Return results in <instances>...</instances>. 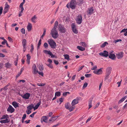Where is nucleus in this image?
Listing matches in <instances>:
<instances>
[{
    "mask_svg": "<svg viewBox=\"0 0 127 127\" xmlns=\"http://www.w3.org/2000/svg\"><path fill=\"white\" fill-rule=\"evenodd\" d=\"M43 46L45 48L48 47V45L47 43L45 42L44 43Z\"/></svg>",
    "mask_w": 127,
    "mask_h": 127,
    "instance_id": "46",
    "label": "nucleus"
},
{
    "mask_svg": "<svg viewBox=\"0 0 127 127\" xmlns=\"http://www.w3.org/2000/svg\"><path fill=\"white\" fill-rule=\"evenodd\" d=\"M19 104L18 103H17L16 101L13 102L12 103V105L16 108L19 107L18 105Z\"/></svg>",
    "mask_w": 127,
    "mask_h": 127,
    "instance_id": "20",
    "label": "nucleus"
},
{
    "mask_svg": "<svg viewBox=\"0 0 127 127\" xmlns=\"http://www.w3.org/2000/svg\"><path fill=\"white\" fill-rule=\"evenodd\" d=\"M2 7H0V15H1L2 13Z\"/></svg>",
    "mask_w": 127,
    "mask_h": 127,
    "instance_id": "61",
    "label": "nucleus"
},
{
    "mask_svg": "<svg viewBox=\"0 0 127 127\" xmlns=\"http://www.w3.org/2000/svg\"><path fill=\"white\" fill-rule=\"evenodd\" d=\"M110 74H106V75H105V80H106L109 77V76Z\"/></svg>",
    "mask_w": 127,
    "mask_h": 127,
    "instance_id": "51",
    "label": "nucleus"
},
{
    "mask_svg": "<svg viewBox=\"0 0 127 127\" xmlns=\"http://www.w3.org/2000/svg\"><path fill=\"white\" fill-rule=\"evenodd\" d=\"M24 3L22 2L20 4L19 6V7L21 8V10H22V11H23L24 10V8L23 7V5Z\"/></svg>",
    "mask_w": 127,
    "mask_h": 127,
    "instance_id": "30",
    "label": "nucleus"
},
{
    "mask_svg": "<svg viewBox=\"0 0 127 127\" xmlns=\"http://www.w3.org/2000/svg\"><path fill=\"white\" fill-rule=\"evenodd\" d=\"M127 30V29H124L122 30L121 32V33L122 32H125Z\"/></svg>",
    "mask_w": 127,
    "mask_h": 127,
    "instance_id": "57",
    "label": "nucleus"
},
{
    "mask_svg": "<svg viewBox=\"0 0 127 127\" xmlns=\"http://www.w3.org/2000/svg\"><path fill=\"white\" fill-rule=\"evenodd\" d=\"M69 103L68 102L66 103L65 105V107L67 109H68L69 107Z\"/></svg>",
    "mask_w": 127,
    "mask_h": 127,
    "instance_id": "38",
    "label": "nucleus"
},
{
    "mask_svg": "<svg viewBox=\"0 0 127 127\" xmlns=\"http://www.w3.org/2000/svg\"><path fill=\"white\" fill-rule=\"evenodd\" d=\"M46 32V30L45 29H44V32L43 33L42 35L41 36V38H43V36L45 35Z\"/></svg>",
    "mask_w": 127,
    "mask_h": 127,
    "instance_id": "41",
    "label": "nucleus"
},
{
    "mask_svg": "<svg viewBox=\"0 0 127 127\" xmlns=\"http://www.w3.org/2000/svg\"><path fill=\"white\" fill-rule=\"evenodd\" d=\"M80 44L83 47H86L87 46V44L84 42H81L80 43Z\"/></svg>",
    "mask_w": 127,
    "mask_h": 127,
    "instance_id": "33",
    "label": "nucleus"
},
{
    "mask_svg": "<svg viewBox=\"0 0 127 127\" xmlns=\"http://www.w3.org/2000/svg\"><path fill=\"white\" fill-rule=\"evenodd\" d=\"M54 63L56 64H59V62L57 61L54 60Z\"/></svg>",
    "mask_w": 127,
    "mask_h": 127,
    "instance_id": "64",
    "label": "nucleus"
},
{
    "mask_svg": "<svg viewBox=\"0 0 127 127\" xmlns=\"http://www.w3.org/2000/svg\"><path fill=\"white\" fill-rule=\"evenodd\" d=\"M37 18L35 15H34L31 19L33 23H36L35 20Z\"/></svg>",
    "mask_w": 127,
    "mask_h": 127,
    "instance_id": "25",
    "label": "nucleus"
},
{
    "mask_svg": "<svg viewBox=\"0 0 127 127\" xmlns=\"http://www.w3.org/2000/svg\"><path fill=\"white\" fill-rule=\"evenodd\" d=\"M38 72L37 69L35 64L33 65L32 67V72L34 74H36Z\"/></svg>",
    "mask_w": 127,
    "mask_h": 127,
    "instance_id": "9",
    "label": "nucleus"
},
{
    "mask_svg": "<svg viewBox=\"0 0 127 127\" xmlns=\"http://www.w3.org/2000/svg\"><path fill=\"white\" fill-rule=\"evenodd\" d=\"M43 66L41 65H39L38 66V67L40 71H42L43 70V69L42 67Z\"/></svg>",
    "mask_w": 127,
    "mask_h": 127,
    "instance_id": "42",
    "label": "nucleus"
},
{
    "mask_svg": "<svg viewBox=\"0 0 127 127\" xmlns=\"http://www.w3.org/2000/svg\"><path fill=\"white\" fill-rule=\"evenodd\" d=\"M41 39H40L39 41V42L38 44V46H37V48L38 49L40 48V45L41 44Z\"/></svg>",
    "mask_w": 127,
    "mask_h": 127,
    "instance_id": "40",
    "label": "nucleus"
},
{
    "mask_svg": "<svg viewBox=\"0 0 127 127\" xmlns=\"http://www.w3.org/2000/svg\"><path fill=\"white\" fill-rule=\"evenodd\" d=\"M41 101L40 100H39V102L38 103H37L36 104L35 106L34 107V110H35L36 109H37L38 108V107L41 104Z\"/></svg>",
    "mask_w": 127,
    "mask_h": 127,
    "instance_id": "18",
    "label": "nucleus"
},
{
    "mask_svg": "<svg viewBox=\"0 0 127 127\" xmlns=\"http://www.w3.org/2000/svg\"><path fill=\"white\" fill-rule=\"evenodd\" d=\"M94 9L93 7H91L90 8H89L88 11L87 15H90L91 14H92L94 12Z\"/></svg>",
    "mask_w": 127,
    "mask_h": 127,
    "instance_id": "10",
    "label": "nucleus"
},
{
    "mask_svg": "<svg viewBox=\"0 0 127 127\" xmlns=\"http://www.w3.org/2000/svg\"><path fill=\"white\" fill-rule=\"evenodd\" d=\"M88 84L87 83H85L83 85V88H86L87 87Z\"/></svg>",
    "mask_w": 127,
    "mask_h": 127,
    "instance_id": "52",
    "label": "nucleus"
},
{
    "mask_svg": "<svg viewBox=\"0 0 127 127\" xmlns=\"http://www.w3.org/2000/svg\"><path fill=\"white\" fill-rule=\"evenodd\" d=\"M85 76L86 77L89 78L91 76V74H86L85 75Z\"/></svg>",
    "mask_w": 127,
    "mask_h": 127,
    "instance_id": "49",
    "label": "nucleus"
},
{
    "mask_svg": "<svg viewBox=\"0 0 127 127\" xmlns=\"http://www.w3.org/2000/svg\"><path fill=\"white\" fill-rule=\"evenodd\" d=\"M48 41L50 47L53 49H55L56 47V43L54 40L51 39L48 40Z\"/></svg>",
    "mask_w": 127,
    "mask_h": 127,
    "instance_id": "3",
    "label": "nucleus"
},
{
    "mask_svg": "<svg viewBox=\"0 0 127 127\" xmlns=\"http://www.w3.org/2000/svg\"><path fill=\"white\" fill-rule=\"evenodd\" d=\"M21 31L22 33L24 34H25V30L24 28H22L21 29Z\"/></svg>",
    "mask_w": 127,
    "mask_h": 127,
    "instance_id": "50",
    "label": "nucleus"
},
{
    "mask_svg": "<svg viewBox=\"0 0 127 127\" xmlns=\"http://www.w3.org/2000/svg\"><path fill=\"white\" fill-rule=\"evenodd\" d=\"M6 42H7V41L6 40H5L1 42V44L2 45H4Z\"/></svg>",
    "mask_w": 127,
    "mask_h": 127,
    "instance_id": "62",
    "label": "nucleus"
},
{
    "mask_svg": "<svg viewBox=\"0 0 127 127\" xmlns=\"http://www.w3.org/2000/svg\"><path fill=\"white\" fill-rule=\"evenodd\" d=\"M122 41V40L121 39H117L116 40H115L114 41V42L116 43L117 42H119V41Z\"/></svg>",
    "mask_w": 127,
    "mask_h": 127,
    "instance_id": "59",
    "label": "nucleus"
},
{
    "mask_svg": "<svg viewBox=\"0 0 127 127\" xmlns=\"http://www.w3.org/2000/svg\"><path fill=\"white\" fill-rule=\"evenodd\" d=\"M50 68H53V67L52 65L51 64H46Z\"/></svg>",
    "mask_w": 127,
    "mask_h": 127,
    "instance_id": "53",
    "label": "nucleus"
},
{
    "mask_svg": "<svg viewBox=\"0 0 127 127\" xmlns=\"http://www.w3.org/2000/svg\"><path fill=\"white\" fill-rule=\"evenodd\" d=\"M32 28V25L31 24L29 23L27 26V29L28 31H30L31 30Z\"/></svg>",
    "mask_w": 127,
    "mask_h": 127,
    "instance_id": "23",
    "label": "nucleus"
},
{
    "mask_svg": "<svg viewBox=\"0 0 127 127\" xmlns=\"http://www.w3.org/2000/svg\"><path fill=\"white\" fill-rule=\"evenodd\" d=\"M77 48L79 50L82 51H84L85 50V48H84L80 46H78L77 47Z\"/></svg>",
    "mask_w": 127,
    "mask_h": 127,
    "instance_id": "26",
    "label": "nucleus"
},
{
    "mask_svg": "<svg viewBox=\"0 0 127 127\" xmlns=\"http://www.w3.org/2000/svg\"><path fill=\"white\" fill-rule=\"evenodd\" d=\"M33 107H34L33 105H29L27 107V108L28 109V110H31L33 108Z\"/></svg>",
    "mask_w": 127,
    "mask_h": 127,
    "instance_id": "32",
    "label": "nucleus"
},
{
    "mask_svg": "<svg viewBox=\"0 0 127 127\" xmlns=\"http://www.w3.org/2000/svg\"><path fill=\"white\" fill-rule=\"evenodd\" d=\"M127 98V96H125L123 97L121 99H120L118 102L119 103H120L122 102L124 100Z\"/></svg>",
    "mask_w": 127,
    "mask_h": 127,
    "instance_id": "24",
    "label": "nucleus"
},
{
    "mask_svg": "<svg viewBox=\"0 0 127 127\" xmlns=\"http://www.w3.org/2000/svg\"><path fill=\"white\" fill-rule=\"evenodd\" d=\"M57 118V117L56 116L52 117L49 120V121H53L55 120Z\"/></svg>",
    "mask_w": 127,
    "mask_h": 127,
    "instance_id": "31",
    "label": "nucleus"
},
{
    "mask_svg": "<svg viewBox=\"0 0 127 127\" xmlns=\"http://www.w3.org/2000/svg\"><path fill=\"white\" fill-rule=\"evenodd\" d=\"M50 34L51 35L52 37L55 39L57 38L59 36L58 31L56 29H52L51 30Z\"/></svg>",
    "mask_w": 127,
    "mask_h": 127,
    "instance_id": "2",
    "label": "nucleus"
},
{
    "mask_svg": "<svg viewBox=\"0 0 127 127\" xmlns=\"http://www.w3.org/2000/svg\"><path fill=\"white\" fill-rule=\"evenodd\" d=\"M124 53L122 51H121L118 53L116 54V57L118 59L122 58L124 56Z\"/></svg>",
    "mask_w": 127,
    "mask_h": 127,
    "instance_id": "5",
    "label": "nucleus"
},
{
    "mask_svg": "<svg viewBox=\"0 0 127 127\" xmlns=\"http://www.w3.org/2000/svg\"><path fill=\"white\" fill-rule=\"evenodd\" d=\"M71 28L73 32L77 34L78 33L77 30L76 29V26L74 23H72L71 25Z\"/></svg>",
    "mask_w": 127,
    "mask_h": 127,
    "instance_id": "8",
    "label": "nucleus"
},
{
    "mask_svg": "<svg viewBox=\"0 0 127 127\" xmlns=\"http://www.w3.org/2000/svg\"><path fill=\"white\" fill-rule=\"evenodd\" d=\"M49 55L50 56H51V58H53L55 57V56L51 52L50 53Z\"/></svg>",
    "mask_w": 127,
    "mask_h": 127,
    "instance_id": "48",
    "label": "nucleus"
},
{
    "mask_svg": "<svg viewBox=\"0 0 127 127\" xmlns=\"http://www.w3.org/2000/svg\"><path fill=\"white\" fill-rule=\"evenodd\" d=\"M9 118L8 116V115H4L2 116L1 118V120L8 119Z\"/></svg>",
    "mask_w": 127,
    "mask_h": 127,
    "instance_id": "28",
    "label": "nucleus"
},
{
    "mask_svg": "<svg viewBox=\"0 0 127 127\" xmlns=\"http://www.w3.org/2000/svg\"><path fill=\"white\" fill-rule=\"evenodd\" d=\"M45 85V83H38L37 84V85L39 86H43Z\"/></svg>",
    "mask_w": 127,
    "mask_h": 127,
    "instance_id": "45",
    "label": "nucleus"
},
{
    "mask_svg": "<svg viewBox=\"0 0 127 127\" xmlns=\"http://www.w3.org/2000/svg\"><path fill=\"white\" fill-rule=\"evenodd\" d=\"M70 94V93L69 92H64L63 94V95L64 96H66L67 95V94Z\"/></svg>",
    "mask_w": 127,
    "mask_h": 127,
    "instance_id": "44",
    "label": "nucleus"
},
{
    "mask_svg": "<svg viewBox=\"0 0 127 127\" xmlns=\"http://www.w3.org/2000/svg\"><path fill=\"white\" fill-rule=\"evenodd\" d=\"M106 44H108V43L107 42H105L101 45L100 47L101 48L104 47L106 45Z\"/></svg>",
    "mask_w": 127,
    "mask_h": 127,
    "instance_id": "34",
    "label": "nucleus"
},
{
    "mask_svg": "<svg viewBox=\"0 0 127 127\" xmlns=\"http://www.w3.org/2000/svg\"><path fill=\"white\" fill-rule=\"evenodd\" d=\"M47 117L45 116H43L41 119V122H47Z\"/></svg>",
    "mask_w": 127,
    "mask_h": 127,
    "instance_id": "17",
    "label": "nucleus"
},
{
    "mask_svg": "<svg viewBox=\"0 0 127 127\" xmlns=\"http://www.w3.org/2000/svg\"><path fill=\"white\" fill-rule=\"evenodd\" d=\"M10 121V119H6L5 120L0 121V123L2 124L7 123L9 122Z\"/></svg>",
    "mask_w": 127,
    "mask_h": 127,
    "instance_id": "16",
    "label": "nucleus"
},
{
    "mask_svg": "<svg viewBox=\"0 0 127 127\" xmlns=\"http://www.w3.org/2000/svg\"><path fill=\"white\" fill-rule=\"evenodd\" d=\"M76 5V1L74 0H72L70 3H68L66 7L68 8L70 7L72 9H74L75 8Z\"/></svg>",
    "mask_w": 127,
    "mask_h": 127,
    "instance_id": "1",
    "label": "nucleus"
},
{
    "mask_svg": "<svg viewBox=\"0 0 127 127\" xmlns=\"http://www.w3.org/2000/svg\"><path fill=\"white\" fill-rule=\"evenodd\" d=\"M99 54L101 56L105 57H108L109 55L108 52L106 51H104L103 52L100 53Z\"/></svg>",
    "mask_w": 127,
    "mask_h": 127,
    "instance_id": "7",
    "label": "nucleus"
},
{
    "mask_svg": "<svg viewBox=\"0 0 127 127\" xmlns=\"http://www.w3.org/2000/svg\"><path fill=\"white\" fill-rule=\"evenodd\" d=\"M39 75H41L42 76H43V73L42 71L39 72L38 71L37 72Z\"/></svg>",
    "mask_w": 127,
    "mask_h": 127,
    "instance_id": "56",
    "label": "nucleus"
},
{
    "mask_svg": "<svg viewBox=\"0 0 127 127\" xmlns=\"http://www.w3.org/2000/svg\"><path fill=\"white\" fill-rule=\"evenodd\" d=\"M27 59L30 60L31 58V56L29 54H28L27 55Z\"/></svg>",
    "mask_w": 127,
    "mask_h": 127,
    "instance_id": "54",
    "label": "nucleus"
},
{
    "mask_svg": "<svg viewBox=\"0 0 127 127\" xmlns=\"http://www.w3.org/2000/svg\"><path fill=\"white\" fill-rule=\"evenodd\" d=\"M109 58L113 60H114L116 58V56L114 54L112 53H110L109 55H108Z\"/></svg>",
    "mask_w": 127,
    "mask_h": 127,
    "instance_id": "15",
    "label": "nucleus"
},
{
    "mask_svg": "<svg viewBox=\"0 0 127 127\" xmlns=\"http://www.w3.org/2000/svg\"><path fill=\"white\" fill-rule=\"evenodd\" d=\"M33 50V47L32 44L31 46V52H32Z\"/></svg>",
    "mask_w": 127,
    "mask_h": 127,
    "instance_id": "60",
    "label": "nucleus"
},
{
    "mask_svg": "<svg viewBox=\"0 0 127 127\" xmlns=\"http://www.w3.org/2000/svg\"><path fill=\"white\" fill-rule=\"evenodd\" d=\"M30 94L29 93H27L24 94L22 96V97L24 98L25 99H28L30 96Z\"/></svg>",
    "mask_w": 127,
    "mask_h": 127,
    "instance_id": "14",
    "label": "nucleus"
},
{
    "mask_svg": "<svg viewBox=\"0 0 127 127\" xmlns=\"http://www.w3.org/2000/svg\"><path fill=\"white\" fill-rule=\"evenodd\" d=\"M26 40L25 39H23L22 40V43L23 47H26Z\"/></svg>",
    "mask_w": 127,
    "mask_h": 127,
    "instance_id": "22",
    "label": "nucleus"
},
{
    "mask_svg": "<svg viewBox=\"0 0 127 127\" xmlns=\"http://www.w3.org/2000/svg\"><path fill=\"white\" fill-rule=\"evenodd\" d=\"M111 68L110 67L107 68L106 69V73L110 74L111 73Z\"/></svg>",
    "mask_w": 127,
    "mask_h": 127,
    "instance_id": "21",
    "label": "nucleus"
},
{
    "mask_svg": "<svg viewBox=\"0 0 127 127\" xmlns=\"http://www.w3.org/2000/svg\"><path fill=\"white\" fill-rule=\"evenodd\" d=\"M58 24V22L57 21H56L54 24V26L53 29H56Z\"/></svg>",
    "mask_w": 127,
    "mask_h": 127,
    "instance_id": "29",
    "label": "nucleus"
},
{
    "mask_svg": "<svg viewBox=\"0 0 127 127\" xmlns=\"http://www.w3.org/2000/svg\"><path fill=\"white\" fill-rule=\"evenodd\" d=\"M48 62H49L50 64H51L52 63V60L50 59H48Z\"/></svg>",
    "mask_w": 127,
    "mask_h": 127,
    "instance_id": "58",
    "label": "nucleus"
},
{
    "mask_svg": "<svg viewBox=\"0 0 127 127\" xmlns=\"http://www.w3.org/2000/svg\"><path fill=\"white\" fill-rule=\"evenodd\" d=\"M65 59L68 60L69 58V56L68 55H64Z\"/></svg>",
    "mask_w": 127,
    "mask_h": 127,
    "instance_id": "43",
    "label": "nucleus"
},
{
    "mask_svg": "<svg viewBox=\"0 0 127 127\" xmlns=\"http://www.w3.org/2000/svg\"><path fill=\"white\" fill-rule=\"evenodd\" d=\"M94 96H92L89 99V109L90 108L92 107V101L93 100Z\"/></svg>",
    "mask_w": 127,
    "mask_h": 127,
    "instance_id": "12",
    "label": "nucleus"
},
{
    "mask_svg": "<svg viewBox=\"0 0 127 127\" xmlns=\"http://www.w3.org/2000/svg\"><path fill=\"white\" fill-rule=\"evenodd\" d=\"M9 86V84H8L7 85L5 86L4 88H1V90H3L5 91L7 89V87Z\"/></svg>",
    "mask_w": 127,
    "mask_h": 127,
    "instance_id": "36",
    "label": "nucleus"
},
{
    "mask_svg": "<svg viewBox=\"0 0 127 127\" xmlns=\"http://www.w3.org/2000/svg\"><path fill=\"white\" fill-rule=\"evenodd\" d=\"M93 72L96 74L99 75L101 74L102 73V71L101 69V68L97 70L94 71Z\"/></svg>",
    "mask_w": 127,
    "mask_h": 127,
    "instance_id": "13",
    "label": "nucleus"
},
{
    "mask_svg": "<svg viewBox=\"0 0 127 127\" xmlns=\"http://www.w3.org/2000/svg\"><path fill=\"white\" fill-rule=\"evenodd\" d=\"M100 104V103L99 102H98L97 104H96L95 108H97L99 106Z\"/></svg>",
    "mask_w": 127,
    "mask_h": 127,
    "instance_id": "63",
    "label": "nucleus"
},
{
    "mask_svg": "<svg viewBox=\"0 0 127 127\" xmlns=\"http://www.w3.org/2000/svg\"><path fill=\"white\" fill-rule=\"evenodd\" d=\"M14 110H15L13 107L11 105H9L7 109V111L12 113L14 111Z\"/></svg>",
    "mask_w": 127,
    "mask_h": 127,
    "instance_id": "11",
    "label": "nucleus"
},
{
    "mask_svg": "<svg viewBox=\"0 0 127 127\" xmlns=\"http://www.w3.org/2000/svg\"><path fill=\"white\" fill-rule=\"evenodd\" d=\"M11 66V64L9 63H7L5 64V67H6L10 68Z\"/></svg>",
    "mask_w": 127,
    "mask_h": 127,
    "instance_id": "37",
    "label": "nucleus"
},
{
    "mask_svg": "<svg viewBox=\"0 0 127 127\" xmlns=\"http://www.w3.org/2000/svg\"><path fill=\"white\" fill-rule=\"evenodd\" d=\"M58 27L59 31L62 33H64L65 32V29L64 26L61 25H59Z\"/></svg>",
    "mask_w": 127,
    "mask_h": 127,
    "instance_id": "6",
    "label": "nucleus"
},
{
    "mask_svg": "<svg viewBox=\"0 0 127 127\" xmlns=\"http://www.w3.org/2000/svg\"><path fill=\"white\" fill-rule=\"evenodd\" d=\"M43 52L46 54L49 55L51 51L49 50H44L43 51Z\"/></svg>",
    "mask_w": 127,
    "mask_h": 127,
    "instance_id": "35",
    "label": "nucleus"
},
{
    "mask_svg": "<svg viewBox=\"0 0 127 127\" xmlns=\"http://www.w3.org/2000/svg\"><path fill=\"white\" fill-rule=\"evenodd\" d=\"M84 67V65H82L78 69V71H79L81 70Z\"/></svg>",
    "mask_w": 127,
    "mask_h": 127,
    "instance_id": "55",
    "label": "nucleus"
},
{
    "mask_svg": "<svg viewBox=\"0 0 127 127\" xmlns=\"http://www.w3.org/2000/svg\"><path fill=\"white\" fill-rule=\"evenodd\" d=\"M75 108V106L74 105H72L71 106H69L68 109L69 111H72Z\"/></svg>",
    "mask_w": 127,
    "mask_h": 127,
    "instance_id": "27",
    "label": "nucleus"
},
{
    "mask_svg": "<svg viewBox=\"0 0 127 127\" xmlns=\"http://www.w3.org/2000/svg\"><path fill=\"white\" fill-rule=\"evenodd\" d=\"M55 95L56 96H59L61 95V93L59 92H57L55 93Z\"/></svg>",
    "mask_w": 127,
    "mask_h": 127,
    "instance_id": "39",
    "label": "nucleus"
},
{
    "mask_svg": "<svg viewBox=\"0 0 127 127\" xmlns=\"http://www.w3.org/2000/svg\"><path fill=\"white\" fill-rule=\"evenodd\" d=\"M18 60V57L17 56L16 58V60L14 62V63H15V64L16 66L17 65V61Z\"/></svg>",
    "mask_w": 127,
    "mask_h": 127,
    "instance_id": "47",
    "label": "nucleus"
},
{
    "mask_svg": "<svg viewBox=\"0 0 127 127\" xmlns=\"http://www.w3.org/2000/svg\"><path fill=\"white\" fill-rule=\"evenodd\" d=\"M78 102V101L77 99H74L71 103V104L74 105L77 104Z\"/></svg>",
    "mask_w": 127,
    "mask_h": 127,
    "instance_id": "19",
    "label": "nucleus"
},
{
    "mask_svg": "<svg viewBox=\"0 0 127 127\" xmlns=\"http://www.w3.org/2000/svg\"><path fill=\"white\" fill-rule=\"evenodd\" d=\"M76 21V22L79 24H80L82 23V18L81 15V14H79L77 17Z\"/></svg>",
    "mask_w": 127,
    "mask_h": 127,
    "instance_id": "4",
    "label": "nucleus"
}]
</instances>
